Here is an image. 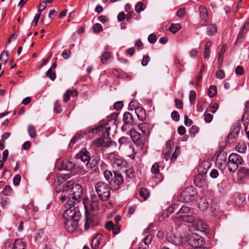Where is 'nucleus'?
<instances>
[{
  "label": "nucleus",
  "mask_w": 249,
  "mask_h": 249,
  "mask_svg": "<svg viewBox=\"0 0 249 249\" xmlns=\"http://www.w3.org/2000/svg\"><path fill=\"white\" fill-rule=\"evenodd\" d=\"M95 190L98 196L95 194H91L90 200L84 198L83 203L85 209V228L87 229L93 221L90 211H93L99 208L100 200H107L110 197V189L108 185L102 182L97 183L95 185Z\"/></svg>",
  "instance_id": "obj_1"
},
{
  "label": "nucleus",
  "mask_w": 249,
  "mask_h": 249,
  "mask_svg": "<svg viewBox=\"0 0 249 249\" xmlns=\"http://www.w3.org/2000/svg\"><path fill=\"white\" fill-rule=\"evenodd\" d=\"M55 191L57 193L60 192L69 193V195L71 196L74 203L81 198L83 193L82 187L78 184H74L72 180L65 182L62 185L59 184L58 186H56Z\"/></svg>",
  "instance_id": "obj_2"
},
{
  "label": "nucleus",
  "mask_w": 249,
  "mask_h": 249,
  "mask_svg": "<svg viewBox=\"0 0 249 249\" xmlns=\"http://www.w3.org/2000/svg\"><path fill=\"white\" fill-rule=\"evenodd\" d=\"M243 161L241 156L232 153L228 157L227 167L230 172L234 173L238 168L239 165L243 164Z\"/></svg>",
  "instance_id": "obj_3"
},
{
  "label": "nucleus",
  "mask_w": 249,
  "mask_h": 249,
  "mask_svg": "<svg viewBox=\"0 0 249 249\" xmlns=\"http://www.w3.org/2000/svg\"><path fill=\"white\" fill-rule=\"evenodd\" d=\"M74 201L72 203H67L65 207L67 209L63 213L64 219H80V213L79 209L73 206Z\"/></svg>",
  "instance_id": "obj_4"
},
{
  "label": "nucleus",
  "mask_w": 249,
  "mask_h": 249,
  "mask_svg": "<svg viewBox=\"0 0 249 249\" xmlns=\"http://www.w3.org/2000/svg\"><path fill=\"white\" fill-rule=\"evenodd\" d=\"M107 159L114 168L121 169L125 167L127 165V162L116 152L108 154Z\"/></svg>",
  "instance_id": "obj_5"
},
{
  "label": "nucleus",
  "mask_w": 249,
  "mask_h": 249,
  "mask_svg": "<svg viewBox=\"0 0 249 249\" xmlns=\"http://www.w3.org/2000/svg\"><path fill=\"white\" fill-rule=\"evenodd\" d=\"M193 213V211L190 208L182 206L177 213L178 215L177 218L180 221L192 223L194 220V218L192 216Z\"/></svg>",
  "instance_id": "obj_6"
},
{
  "label": "nucleus",
  "mask_w": 249,
  "mask_h": 249,
  "mask_svg": "<svg viewBox=\"0 0 249 249\" xmlns=\"http://www.w3.org/2000/svg\"><path fill=\"white\" fill-rule=\"evenodd\" d=\"M185 243L191 246L192 248L203 246V238L199 235L193 233L187 236L185 240Z\"/></svg>",
  "instance_id": "obj_7"
},
{
  "label": "nucleus",
  "mask_w": 249,
  "mask_h": 249,
  "mask_svg": "<svg viewBox=\"0 0 249 249\" xmlns=\"http://www.w3.org/2000/svg\"><path fill=\"white\" fill-rule=\"evenodd\" d=\"M196 195L195 188L191 186H188L182 191L179 200L181 202H188L194 200Z\"/></svg>",
  "instance_id": "obj_8"
},
{
  "label": "nucleus",
  "mask_w": 249,
  "mask_h": 249,
  "mask_svg": "<svg viewBox=\"0 0 249 249\" xmlns=\"http://www.w3.org/2000/svg\"><path fill=\"white\" fill-rule=\"evenodd\" d=\"M213 159L215 160V165L219 169H224L227 167V154L224 151H220L214 154Z\"/></svg>",
  "instance_id": "obj_9"
},
{
  "label": "nucleus",
  "mask_w": 249,
  "mask_h": 249,
  "mask_svg": "<svg viewBox=\"0 0 249 249\" xmlns=\"http://www.w3.org/2000/svg\"><path fill=\"white\" fill-rule=\"evenodd\" d=\"M64 225L65 229L70 232L74 231L78 226L79 219H65Z\"/></svg>",
  "instance_id": "obj_10"
},
{
  "label": "nucleus",
  "mask_w": 249,
  "mask_h": 249,
  "mask_svg": "<svg viewBox=\"0 0 249 249\" xmlns=\"http://www.w3.org/2000/svg\"><path fill=\"white\" fill-rule=\"evenodd\" d=\"M167 240L168 242L175 245L179 246L183 243V240L179 234H176L171 232L168 233Z\"/></svg>",
  "instance_id": "obj_11"
},
{
  "label": "nucleus",
  "mask_w": 249,
  "mask_h": 249,
  "mask_svg": "<svg viewBox=\"0 0 249 249\" xmlns=\"http://www.w3.org/2000/svg\"><path fill=\"white\" fill-rule=\"evenodd\" d=\"M76 157L77 159H80L83 162L88 161L86 166L88 169L91 168V167L89 166L88 163L90 160L89 153L85 149H82L76 155Z\"/></svg>",
  "instance_id": "obj_12"
},
{
  "label": "nucleus",
  "mask_w": 249,
  "mask_h": 249,
  "mask_svg": "<svg viewBox=\"0 0 249 249\" xmlns=\"http://www.w3.org/2000/svg\"><path fill=\"white\" fill-rule=\"evenodd\" d=\"M237 179L240 181H244L249 178V168L241 167L237 172Z\"/></svg>",
  "instance_id": "obj_13"
},
{
  "label": "nucleus",
  "mask_w": 249,
  "mask_h": 249,
  "mask_svg": "<svg viewBox=\"0 0 249 249\" xmlns=\"http://www.w3.org/2000/svg\"><path fill=\"white\" fill-rule=\"evenodd\" d=\"M200 16V23L205 26L208 21V13L207 9L203 6H200L199 8Z\"/></svg>",
  "instance_id": "obj_14"
},
{
  "label": "nucleus",
  "mask_w": 249,
  "mask_h": 249,
  "mask_svg": "<svg viewBox=\"0 0 249 249\" xmlns=\"http://www.w3.org/2000/svg\"><path fill=\"white\" fill-rule=\"evenodd\" d=\"M192 223L196 225L197 231H205L208 229V225L204 221L201 219H198L196 221L194 219Z\"/></svg>",
  "instance_id": "obj_15"
},
{
  "label": "nucleus",
  "mask_w": 249,
  "mask_h": 249,
  "mask_svg": "<svg viewBox=\"0 0 249 249\" xmlns=\"http://www.w3.org/2000/svg\"><path fill=\"white\" fill-rule=\"evenodd\" d=\"M128 135L131 137L133 142H137L140 144H143L144 143L143 140L141 137L140 134L135 130L131 129L129 131Z\"/></svg>",
  "instance_id": "obj_16"
},
{
  "label": "nucleus",
  "mask_w": 249,
  "mask_h": 249,
  "mask_svg": "<svg viewBox=\"0 0 249 249\" xmlns=\"http://www.w3.org/2000/svg\"><path fill=\"white\" fill-rule=\"evenodd\" d=\"M210 166V164L208 161H204L202 162L198 168V171L199 174H205L207 172Z\"/></svg>",
  "instance_id": "obj_17"
},
{
  "label": "nucleus",
  "mask_w": 249,
  "mask_h": 249,
  "mask_svg": "<svg viewBox=\"0 0 249 249\" xmlns=\"http://www.w3.org/2000/svg\"><path fill=\"white\" fill-rule=\"evenodd\" d=\"M116 185H120L124 181V178L122 174L118 172H114V177L112 179Z\"/></svg>",
  "instance_id": "obj_18"
},
{
  "label": "nucleus",
  "mask_w": 249,
  "mask_h": 249,
  "mask_svg": "<svg viewBox=\"0 0 249 249\" xmlns=\"http://www.w3.org/2000/svg\"><path fill=\"white\" fill-rule=\"evenodd\" d=\"M118 142L120 144V148L123 146H128L129 149L132 150L133 152H134V148L130 144V141L127 138L123 137L119 139Z\"/></svg>",
  "instance_id": "obj_19"
},
{
  "label": "nucleus",
  "mask_w": 249,
  "mask_h": 249,
  "mask_svg": "<svg viewBox=\"0 0 249 249\" xmlns=\"http://www.w3.org/2000/svg\"><path fill=\"white\" fill-rule=\"evenodd\" d=\"M195 184L199 187L203 186L206 183L205 179L203 178L201 174L197 175L194 180Z\"/></svg>",
  "instance_id": "obj_20"
},
{
  "label": "nucleus",
  "mask_w": 249,
  "mask_h": 249,
  "mask_svg": "<svg viewBox=\"0 0 249 249\" xmlns=\"http://www.w3.org/2000/svg\"><path fill=\"white\" fill-rule=\"evenodd\" d=\"M247 145L243 142H239L235 146L236 150L240 153L244 154L247 150Z\"/></svg>",
  "instance_id": "obj_21"
},
{
  "label": "nucleus",
  "mask_w": 249,
  "mask_h": 249,
  "mask_svg": "<svg viewBox=\"0 0 249 249\" xmlns=\"http://www.w3.org/2000/svg\"><path fill=\"white\" fill-rule=\"evenodd\" d=\"M138 127L144 135L147 136V135H149V134H150V131H149V125L148 124H146V123L141 124L138 125Z\"/></svg>",
  "instance_id": "obj_22"
},
{
  "label": "nucleus",
  "mask_w": 249,
  "mask_h": 249,
  "mask_svg": "<svg viewBox=\"0 0 249 249\" xmlns=\"http://www.w3.org/2000/svg\"><path fill=\"white\" fill-rule=\"evenodd\" d=\"M102 236L101 234H97L93 237L91 242V246L93 249H96L99 247L100 240Z\"/></svg>",
  "instance_id": "obj_23"
},
{
  "label": "nucleus",
  "mask_w": 249,
  "mask_h": 249,
  "mask_svg": "<svg viewBox=\"0 0 249 249\" xmlns=\"http://www.w3.org/2000/svg\"><path fill=\"white\" fill-rule=\"evenodd\" d=\"M135 112L138 118L140 120L142 121L145 116V110L142 107H139L135 108Z\"/></svg>",
  "instance_id": "obj_24"
},
{
  "label": "nucleus",
  "mask_w": 249,
  "mask_h": 249,
  "mask_svg": "<svg viewBox=\"0 0 249 249\" xmlns=\"http://www.w3.org/2000/svg\"><path fill=\"white\" fill-rule=\"evenodd\" d=\"M123 121L124 123L128 124H133V118L129 112H125L123 116Z\"/></svg>",
  "instance_id": "obj_25"
},
{
  "label": "nucleus",
  "mask_w": 249,
  "mask_h": 249,
  "mask_svg": "<svg viewBox=\"0 0 249 249\" xmlns=\"http://www.w3.org/2000/svg\"><path fill=\"white\" fill-rule=\"evenodd\" d=\"M197 203L199 208L202 210H206L209 206V203L205 198L201 197L200 198Z\"/></svg>",
  "instance_id": "obj_26"
},
{
  "label": "nucleus",
  "mask_w": 249,
  "mask_h": 249,
  "mask_svg": "<svg viewBox=\"0 0 249 249\" xmlns=\"http://www.w3.org/2000/svg\"><path fill=\"white\" fill-rule=\"evenodd\" d=\"M110 129V126H108V124L107 123L105 124H101L98 126L96 128V130L99 132H103L105 133H107V135H108V131Z\"/></svg>",
  "instance_id": "obj_27"
},
{
  "label": "nucleus",
  "mask_w": 249,
  "mask_h": 249,
  "mask_svg": "<svg viewBox=\"0 0 249 249\" xmlns=\"http://www.w3.org/2000/svg\"><path fill=\"white\" fill-rule=\"evenodd\" d=\"M15 249H24L26 244L22 239H17L14 242Z\"/></svg>",
  "instance_id": "obj_28"
},
{
  "label": "nucleus",
  "mask_w": 249,
  "mask_h": 249,
  "mask_svg": "<svg viewBox=\"0 0 249 249\" xmlns=\"http://www.w3.org/2000/svg\"><path fill=\"white\" fill-rule=\"evenodd\" d=\"M62 166L64 170L71 171L74 168V164L72 161H66L62 163Z\"/></svg>",
  "instance_id": "obj_29"
},
{
  "label": "nucleus",
  "mask_w": 249,
  "mask_h": 249,
  "mask_svg": "<svg viewBox=\"0 0 249 249\" xmlns=\"http://www.w3.org/2000/svg\"><path fill=\"white\" fill-rule=\"evenodd\" d=\"M245 200V196L243 195L240 194L236 197L235 203L237 206H241L244 205Z\"/></svg>",
  "instance_id": "obj_30"
},
{
  "label": "nucleus",
  "mask_w": 249,
  "mask_h": 249,
  "mask_svg": "<svg viewBox=\"0 0 249 249\" xmlns=\"http://www.w3.org/2000/svg\"><path fill=\"white\" fill-rule=\"evenodd\" d=\"M111 55L110 52L105 51L102 55V63L104 64H106L107 61L110 59Z\"/></svg>",
  "instance_id": "obj_31"
},
{
  "label": "nucleus",
  "mask_w": 249,
  "mask_h": 249,
  "mask_svg": "<svg viewBox=\"0 0 249 249\" xmlns=\"http://www.w3.org/2000/svg\"><path fill=\"white\" fill-rule=\"evenodd\" d=\"M62 193H63V192H62ZM64 193H65V194H64V195L61 194L60 196V198L62 202H64V201L66 200L68 198V201H67V203H72L73 201L71 198V196L69 195V193H66V192H64Z\"/></svg>",
  "instance_id": "obj_32"
},
{
  "label": "nucleus",
  "mask_w": 249,
  "mask_h": 249,
  "mask_svg": "<svg viewBox=\"0 0 249 249\" xmlns=\"http://www.w3.org/2000/svg\"><path fill=\"white\" fill-rule=\"evenodd\" d=\"M139 194L144 200L147 199L150 195L148 190L144 188H142L140 190Z\"/></svg>",
  "instance_id": "obj_33"
},
{
  "label": "nucleus",
  "mask_w": 249,
  "mask_h": 249,
  "mask_svg": "<svg viewBox=\"0 0 249 249\" xmlns=\"http://www.w3.org/2000/svg\"><path fill=\"white\" fill-rule=\"evenodd\" d=\"M217 93V88L215 86H211L208 90V94L210 97H213Z\"/></svg>",
  "instance_id": "obj_34"
},
{
  "label": "nucleus",
  "mask_w": 249,
  "mask_h": 249,
  "mask_svg": "<svg viewBox=\"0 0 249 249\" xmlns=\"http://www.w3.org/2000/svg\"><path fill=\"white\" fill-rule=\"evenodd\" d=\"M180 153V147L178 146H177L175 148V151L172 155V158L171 159V161L174 162Z\"/></svg>",
  "instance_id": "obj_35"
},
{
  "label": "nucleus",
  "mask_w": 249,
  "mask_h": 249,
  "mask_svg": "<svg viewBox=\"0 0 249 249\" xmlns=\"http://www.w3.org/2000/svg\"><path fill=\"white\" fill-rule=\"evenodd\" d=\"M28 132L29 133V135L31 138H35L36 136V131L35 130V127L32 125L29 124L28 126Z\"/></svg>",
  "instance_id": "obj_36"
},
{
  "label": "nucleus",
  "mask_w": 249,
  "mask_h": 249,
  "mask_svg": "<svg viewBox=\"0 0 249 249\" xmlns=\"http://www.w3.org/2000/svg\"><path fill=\"white\" fill-rule=\"evenodd\" d=\"M217 31V27L214 24L210 25L207 29V33L209 36H212Z\"/></svg>",
  "instance_id": "obj_37"
},
{
  "label": "nucleus",
  "mask_w": 249,
  "mask_h": 249,
  "mask_svg": "<svg viewBox=\"0 0 249 249\" xmlns=\"http://www.w3.org/2000/svg\"><path fill=\"white\" fill-rule=\"evenodd\" d=\"M181 26L179 24H173L169 28V31L174 34H175L177 31L180 30Z\"/></svg>",
  "instance_id": "obj_38"
},
{
  "label": "nucleus",
  "mask_w": 249,
  "mask_h": 249,
  "mask_svg": "<svg viewBox=\"0 0 249 249\" xmlns=\"http://www.w3.org/2000/svg\"><path fill=\"white\" fill-rule=\"evenodd\" d=\"M145 6H144L143 3L141 1L138 2L135 6V11L137 13H140L145 9Z\"/></svg>",
  "instance_id": "obj_39"
},
{
  "label": "nucleus",
  "mask_w": 249,
  "mask_h": 249,
  "mask_svg": "<svg viewBox=\"0 0 249 249\" xmlns=\"http://www.w3.org/2000/svg\"><path fill=\"white\" fill-rule=\"evenodd\" d=\"M8 60V53L6 51H2L0 55V60L4 63H6Z\"/></svg>",
  "instance_id": "obj_40"
},
{
  "label": "nucleus",
  "mask_w": 249,
  "mask_h": 249,
  "mask_svg": "<svg viewBox=\"0 0 249 249\" xmlns=\"http://www.w3.org/2000/svg\"><path fill=\"white\" fill-rule=\"evenodd\" d=\"M5 249H15L14 243L11 240H7L4 244Z\"/></svg>",
  "instance_id": "obj_41"
},
{
  "label": "nucleus",
  "mask_w": 249,
  "mask_h": 249,
  "mask_svg": "<svg viewBox=\"0 0 249 249\" xmlns=\"http://www.w3.org/2000/svg\"><path fill=\"white\" fill-rule=\"evenodd\" d=\"M225 47L223 46L221 49L220 52L219 53L218 57V63H222L223 60V55L225 52Z\"/></svg>",
  "instance_id": "obj_42"
},
{
  "label": "nucleus",
  "mask_w": 249,
  "mask_h": 249,
  "mask_svg": "<svg viewBox=\"0 0 249 249\" xmlns=\"http://www.w3.org/2000/svg\"><path fill=\"white\" fill-rule=\"evenodd\" d=\"M92 29L94 32L96 33H100L103 30L102 25L99 23L94 24L93 26Z\"/></svg>",
  "instance_id": "obj_43"
},
{
  "label": "nucleus",
  "mask_w": 249,
  "mask_h": 249,
  "mask_svg": "<svg viewBox=\"0 0 249 249\" xmlns=\"http://www.w3.org/2000/svg\"><path fill=\"white\" fill-rule=\"evenodd\" d=\"M203 116L204 117V120L207 123L211 122L213 119V115L210 113L205 112Z\"/></svg>",
  "instance_id": "obj_44"
},
{
  "label": "nucleus",
  "mask_w": 249,
  "mask_h": 249,
  "mask_svg": "<svg viewBox=\"0 0 249 249\" xmlns=\"http://www.w3.org/2000/svg\"><path fill=\"white\" fill-rule=\"evenodd\" d=\"M46 75L48 76L52 80H53L55 79V73L51 69H49L48 71L46 72Z\"/></svg>",
  "instance_id": "obj_45"
},
{
  "label": "nucleus",
  "mask_w": 249,
  "mask_h": 249,
  "mask_svg": "<svg viewBox=\"0 0 249 249\" xmlns=\"http://www.w3.org/2000/svg\"><path fill=\"white\" fill-rule=\"evenodd\" d=\"M118 115H119V113H115L111 114V115H110V116H107V122H110L112 121H114V123H115L116 121V119H117V117H118Z\"/></svg>",
  "instance_id": "obj_46"
},
{
  "label": "nucleus",
  "mask_w": 249,
  "mask_h": 249,
  "mask_svg": "<svg viewBox=\"0 0 249 249\" xmlns=\"http://www.w3.org/2000/svg\"><path fill=\"white\" fill-rule=\"evenodd\" d=\"M175 65L176 67L180 71H182V67L183 65L182 64L181 61L178 58H176L175 60Z\"/></svg>",
  "instance_id": "obj_47"
},
{
  "label": "nucleus",
  "mask_w": 249,
  "mask_h": 249,
  "mask_svg": "<svg viewBox=\"0 0 249 249\" xmlns=\"http://www.w3.org/2000/svg\"><path fill=\"white\" fill-rule=\"evenodd\" d=\"M151 172L155 174H157L159 173V166L157 163H155L154 164H153L151 168Z\"/></svg>",
  "instance_id": "obj_48"
},
{
  "label": "nucleus",
  "mask_w": 249,
  "mask_h": 249,
  "mask_svg": "<svg viewBox=\"0 0 249 249\" xmlns=\"http://www.w3.org/2000/svg\"><path fill=\"white\" fill-rule=\"evenodd\" d=\"M196 97V93L194 90H191L190 93L189 100L192 104L194 103Z\"/></svg>",
  "instance_id": "obj_49"
},
{
  "label": "nucleus",
  "mask_w": 249,
  "mask_h": 249,
  "mask_svg": "<svg viewBox=\"0 0 249 249\" xmlns=\"http://www.w3.org/2000/svg\"><path fill=\"white\" fill-rule=\"evenodd\" d=\"M150 60V58L149 56L144 55L143 57L141 63L142 66H147Z\"/></svg>",
  "instance_id": "obj_50"
},
{
  "label": "nucleus",
  "mask_w": 249,
  "mask_h": 249,
  "mask_svg": "<svg viewBox=\"0 0 249 249\" xmlns=\"http://www.w3.org/2000/svg\"><path fill=\"white\" fill-rule=\"evenodd\" d=\"M104 174L105 178L108 181H109V180L112 178V173L111 171L109 170H105L104 172Z\"/></svg>",
  "instance_id": "obj_51"
},
{
  "label": "nucleus",
  "mask_w": 249,
  "mask_h": 249,
  "mask_svg": "<svg viewBox=\"0 0 249 249\" xmlns=\"http://www.w3.org/2000/svg\"><path fill=\"white\" fill-rule=\"evenodd\" d=\"M135 172L133 168H129L126 170V175L129 178H132L134 176Z\"/></svg>",
  "instance_id": "obj_52"
},
{
  "label": "nucleus",
  "mask_w": 249,
  "mask_h": 249,
  "mask_svg": "<svg viewBox=\"0 0 249 249\" xmlns=\"http://www.w3.org/2000/svg\"><path fill=\"white\" fill-rule=\"evenodd\" d=\"M9 204V200L7 197L3 198L1 200V205L3 209L7 208V205Z\"/></svg>",
  "instance_id": "obj_53"
},
{
  "label": "nucleus",
  "mask_w": 249,
  "mask_h": 249,
  "mask_svg": "<svg viewBox=\"0 0 249 249\" xmlns=\"http://www.w3.org/2000/svg\"><path fill=\"white\" fill-rule=\"evenodd\" d=\"M175 106L178 109H181L183 107V103L182 101L178 99H176L175 100Z\"/></svg>",
  "instance_id": "obj_54"
},
{
  "label": "nucleus",
  "mask_w": 249,
  "mask_h": 249,
  "mask_svg": "<svg viewBox=\"0 0 249 249\" xmlns=\"http://www.w3.org/2000/svg\"><path fill=\"white\" fill-rule=\"evenodd\" d=\"M218 105L217 103H213L210 107L211 112L213 113H215L216 110L218 109Z\"/></svg>",
  "instance_id": "obj_55"
},
{
  "label": "nucleus",
  "mask_w": 249,
  "mask_h": 249,
  "mask_svg": "<svg viewBox=\"0 0 249 249\" xmlns=\"http://www.w3.org/2000/svg\"><path fill=\"white\" fill-rule=\"evenodd\" d=\"M152 235L149 234L147 235L145 237H144L143 239V243L145 245H149L151 243L152 241Z\"/></svg>",
  "instance_id": "obj_56"
},
{
  "label": "nucleus",
  "mask_w": 249,
  "mask_h": 249,
  "mask_svg": "<svg viewBox=\"0 0 249 249\" xmlns=\"http://www.w3.org/2000/svg\"><path fill=\"white\" fill-rule=\"evenodd\" d=\"M219 176V173L218 171L215 169H212L210 173V177L212 178H215L218 177Z\"/></svg>",
  "instance_id": "obj_57"
},
{
  "label": "nucleus",
  "mask_w": 249,
  "mask_h": 249,
  "mask_svg": "<svg viewBox=\"0 0 249 249\" xmlns=\"http://www.w3.org/2000/svg\"><path fill=\"white\" fill-rule=\"evenodd\" d=\"M21 177L19 175H16L13 178V183L15 185H18L20 181Z\"/></svg>",
  "instance_id": "obj_58"
},
{
  "label": "nucleus",
  "mask_w": 249,
  "mask_h": 249,
  "mask_svg": "<svg viewBox=\"0 0 249 249\" xmlns=\"http://www.w3.org/2000/svg\"><path fill=\"white\" fill-rule=\"evenodd\" d=\"M123 107V104L121 101H118L114 104V108L115 109L119 110Z\"/></svg>",
  "instance_id": "obj_59"
},
{
  "label": "nucleus",
  "mask_w": 249,
  "mask_h": 249,
  "mask_svg": "<svg viewBox=\"0 0 249 249\" xmlns=\"http://www.w3.org/2000/svg\"><path fill=\"white\" fill-rule=\"evenodd\" d=\"M235 73L238 75H242L244 73V69L242 66H238L235 70Z\"/></svg>",
  "instance_id": "obj_60"
},
{
  "label": "nucleus",
  "mask_w": 249,
  "mask_h": 249,
  "mask_svg": "<svg viewBox=\"0 0 249 249\" xmlns=\"http://www.w3.org/2000/svg\"><path fill=\"white\" fill-rule=\"evenodd\" d=\"M171 117L172 119L176 121H178L179 120V115L178 113L176 111H174L172 112L171 114Z\"/></svg>",
  "instance_id": "obj_61"
},
{
  "label": "nucleus",
  "mask_w": 249,
  "mask_h": 249,
  "mask_svg": "<svg viewBox=\"0 0 249 249\" xmlns=\"http://www.w3.org/2000/svg\"><path fill=\"white\" fill-rule=\"evenodd\" d=\"M148 40L150 43H154L157 40V37L154 34H150L148 36Z\"/></svg>",
  "instance_id": "obj_62"
},
{
  "label": "nucleus",
  "mask_w": 249,
  "mask_h": 249,
  "mask_svg": "<svg viewBox=\"0 0 249 249\" xmlns=\"http://www.w3.org/2000/svg\"><path fill=\"white\" fill-rule=\"evenodd\" d=\"M70 99V90L69 89L63 95V101L65 102H68Z\"/></svg>",
  "instance_id": "obj_63"
},
{
  "label": "nucleus",
  "mask_w": 249,
  "mask_h": 249,
  "mask_svg": "<svg viewBox=\"0 0 249 249\" xmlns=\"http://www.w3.org/2000/svg\"><path fill=\"white\" fill-rule=\"evenodd\" d=\"M242 120L246 121V123L249 124V112L245 111L242 117Z\"/></svg>",
  "instance_id": "obj_64"
}]
</instances>
